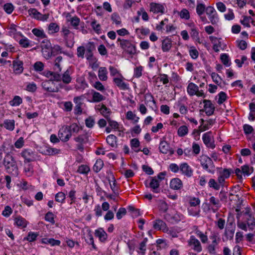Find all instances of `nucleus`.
I'll return each instance as SVG.
<instances>
[{
	"mask_svg": "<svg viewBox=\"0 0 255 255\" xmlns=\"http://www.w3.org/2000/svg\"><path fill=\"white\" fill-rule=\"evenodd\" d=\"M3 164L8 173L14 176L18 174V169L16 161L9 152L5 154L3 160Z\"/></svg>",
	"mask_w": 255,
	"mask_h": 255,
	"instance_id": "1",
	"label": "nucleus"
},
{
	"mask_svg": "<svg viewBox=\"0 0 255 255\" xmlns=\"http://www.w3.org/2000/svg\"><path fill=\"white\" fill-rule=\"evenodd\" d=\"M203 168L207 172L213 174L215 171V166L212 159L206 155H202L199 159Z\"/></svg>",
	"mask_w": 255,
	"mask_h": 255,
	"instance_id": "2",
	"label": "nucleus"
},
{
	"mask_svg": "<svg viewBox=\"0 0 255 255\" xmlns=\"http://www.w3.org/2000/svg\"><path fill=\"white\" fill-rule=\"evenodd\" d=\"M117 41L120 42V46L124 51L131 55L136 53L135 46L131 43V41L118 38Z\"/></svg>",
	"mask_w": 255,
	"mask_h": 255,
	"instance_id": "3",
	"label": "nucleus"
},
{
	"mask_svg": "<svg viewBox=\"0 0 255 255\" xmlns=\"http://www.w3.org/2000/svg\"><path fill=\"white\" fill-rule=\"evenodd\" d=\"M206 13L211 24L213 25L217 24L219 21V18L215 8L212 6H207Z\"/></svg>",
	"mask_w": 255,
	"mask_h": 255,
	"instance_id": "4",
	"label": "nucleus"
},
{
	"mask_svg": "<svg viewBox=\"0 0 255 255\" xmlns=\"http://www.w3.org/2000/svg\"><path fill=\"white\" fill-rule=\"evenodd\" d=\"M158 149L160 153L164 154L169 153L171 155L174 153V149L170 147L169 143L165 140L164 137L160 139Z\"/></svg>",
	"mask_w": 255,
	"mask_h": 255,
	"instance_id": "5",
	"label": "nucleus"
},
{
	"mask_svg": "<svg viewBox=\"0 0 255 255\" xmlns=\"http://www.w3.org/2000/svg\"><path fill=\"white\" fill-rule=\"evenodd\" d=\"M20 154L24 159V163H29L34 161L36 159L35 152L31 149H24L22 151Z\"/></svg>",
	"mask_w": 255,
	"mask_h": 255,
	"instance_id": "6",
	"label": "nucleus"
},
{
	"mask_svg": "<svg viewBox=\"0 0 255 255\" xmlns=\"http://www.w3.org/2000/svg\"><path fill=\"white\" fill-rule=\"evenodd\" d=\"M58 135L62 141L66 142L69 140L72 136V134L68 128V126L62 127L58 131Z\"/></svg>",
	"mask_w": 255,
	"mask_h": 255,
	"instance_id": "7",
	"label": "nucleus"
},
{
	"mask_svg": "<svg viewBox=\"0 0 255 255\" xmlns=\"http://www.w3.org/2000/svg\"><path fill=\"white\" fill-rule=\"evenodd\" d=\"M209 39L213 44V49L216 52H218L219 51V48L224 50L226 47V45L224 44L222 42V39L221 38H218L214 36H209Z\"/></svg>",
	"mask_w": 255,
	"mask_h": 255,
	"instance_id": "8",
	"label": "nucleus"
},
{
	"mask_svg": "<svg viewBox=\"0 0 255 255\" xmlns=\"http://www.w3.org/2000/svg\"><path fill=\"white\" fill-rule=\"evenodd\" d=\"M159 183V181L156 179V177H151L149 185H147V181H145L144 183L146 187L150 188L153 193H158L160 191Z\"/></svg>",
	"mask_w": 255,
	"mask_h": 255,
	"instance_id": "9",
	"label": "nucleus"
},
{
	"mask_svg": "<svg viewBox=\"0 0 255 255\" xmlns=\"http://www.w3.org/2000/svg\"><path fill=\"white\" fill-rule=\"evenodd\" d=\"M150 11L154 13L164 14L165 12V4L156 2L149 4Z\"/></svg>",
	"mask_w": 255,
	"mask_h": 255,
	"instance_id": "10",
	"label": "nucleus"
},
{
	"mask_svg": "<svg viewBox=\"0 0 255 255\" xmlns=\"http://www.w3.org/2000/svg\"><path fill=\"white\" fill-rule=\"evenodd\" d=\"M202 139L207 147L213 149L215 147L214 139L212 136L211 131L207 132L203 134Z\"/></svg>",
	"mask_w": 255,
	"mask_h": 255,
	"instance_id": "11",
	"label": "nucleus"
},
{
	"mask_svg": "<svg viewBox=\"0 0 255 255\" xmlns=\"http://www.w3.org/2000/svg\"><path fill=\"white\" fill-rule=\"evenodd\" d=\"M180 172L181 174L187 177H191L193 174V170L192 167L186 162L180 164Z\"/></svg>",
	"mask_w": 255,
	"mask_h": 255,
	"instance_id": "12",
	"label": "nucleus"
},
{
	"mask_svg": "<svg viewBox=\"0 0 255 255\" xmlns=\"http://www.w3.org/2000/svg\"><path fill=\"white\" fill-rule=\"evenodd\" d=\"M188 246L192 247V249L196 252L199 253L202 251V246L199 241L194 236H191L188 241Z\"/></svg>",
	"mask_w": 255,
	"mask_h": 255,
	"instance_id": "13",
	"label": "nucleus"
},
{
	"mask_svg": "<svg viewBox=\"0 0 255 255\" xmlns=\"http://www.w3.org/2000/svg\"><path fill=\"white\" fill-rule=\"evenodd\" d=\"M107 174L108 176H107V179L109 182L111 189L115 194L118 195V186L116 179L113 173L111 171H109L107 172Z\"/></svg>",
	"mask_w": 255,
	"mask_h": 255,
	"instance_id": "14",
	"label": "nucleus"
},
{
	"mask_svg": "<svg viewBox=\"0 0 255 255\" xmlns=\"http://www.w3.org/2000/svg\"><path fill=\"white\" fill-rule=\"evenodd\" d=\"M84 99V96L83 95L81 96L75 97L73 99V101L75 104L74 107V114L76 115H80L82 113V100Z\"/></svg>",
	"mask_w": 255,
	"mask_h": 255,
	"instance_id": "15",
	"label": "nucleus"
},
{
	"mask_svg": "<svg viewBox=\"0 0 255 255\" xmlns=\"http://www.w3.org/2000/svg\"><path fill=\"white\" fill-rule=\"evenodd\" d=\"M204 104V109L206 114L208 116L213 115L214 113L215 107L209 100H204L203 101Z\"/></svg>",
	"mask_w": 255,
	"mask_h": 255,
	"instance_id": "16",
	"label": "nucleus"
},
{
	"mask_svg": "<svg viewBox=\"0 0 255 255\" xmlns=\"http://www.w3.org/2000/svg\"><path fill=\"white\" fill-rule=\"evenodd\" d=\"M153 227L155 230H162L164 232L168 231V228L166 223L160 219H157L153 221Z\"/></svg>",
	"mask_w": 255,
	"mask_h": 255,
	"instance_id": "17",
	"label": "nucleus"
},
{
	"mask_svg": "<svg viewBox=\"0 0 255 255\" xmlns=\"http://www.w3.org/2000/svg\"><path fill=\"white\" fill-rule=\"evenodd\" d=\"M53 83L51 82V80H46L42 82L41 86L45 91L48 92L56 93L59 92V88L58 87L52 88L51 86Z\"/></svg>",
	"mask_w": 255,
	"mask_h": 255,
	"instance_id": "18",
	"label": "nucleus"
},
{
	"mask_svg": "<svg viewBox=\"0 0 255 255\" xmlns=\"http://www.w3.org/2000/svg\"><path fill=\"white\" fill-rule=\"evenodd\" d=\"M95 50V46L93 42H89L86 45V59L91 60L93 58V51Z\"/></svg>",
	"mask_w": 255,
	"mask_h": 255,
	"instance_id": "19",
	"label": "nucleus"
},
{
	"mask_svg": "<svg viewBox=\"0 0 255 255\" xmlns=\"http://www.w3.org/2000/svg\"><path fill=\"white\" fill-rule=\"evenodd\" d=\"M14 222V224L19 228H25L28 224V222L20 216L15 217Z\"/></svg>",
	"mask_w": 255,
	"mask_h": 255,
	"instance_id": "20",
	"label": "nucleus"
},
{
	"mask_svg": "<svg viewBox=\"0 0 255 255\" xmlns=\"http://www.w3.org/2000/svg\"><path fill=\"white\" fill-rule=\"evenodd\" d=\"M170 187L174 190H178L183 187L182 181L178 178H174L170 182Z\"/></svg>",
	"mask_w": 255,
	"mask_h": 255,
	"instance_id": "21",
	"label": "nucleus"
},
{
	"mask_svg": "<svg viewBox=\"0 0 255 255\" xmlns=\"http://www.w3.org/2000/svg\"><path fill=\"white\" fill-rule=\"evenodd\" d=\"M23 62L19 60L13 61L12 65L14 72L16 74H21L23 71Z\"/></svg>",
	"mask_w": 255,
	"mask_h": 255,
	"instance_id": "22",
	"label": "nucleus"
},
{
	"mask_svg": "<svg viewBox=\"0 0 255 255\" xmlns=\"http://www.w3.org/2000/svg\"><path fill=\"white\" fill-rule=\"evenodd\" d=\"M209 205H212V210L214 213L218 211L221 205L220 200L214 196H211L209 199Z\"/></svg>",
	"mask_w": 255,
	"mask_h": 255,
	"instance_id": "23",
	"label": "nucleus"
},
{
	"mask_svg": "<svg viewBox=\"0 0 255 255\" xmlns=\"http://www.w3.org/2000/svg\"><path fill=\"white\" fill-rule=\"evenodd\" d=\"M70 68H68L62 74H61V81L63 83L68 84L71 82L72 77Z\"/></svg>",
	"mask_w": 255,
	"mask_h": 255,
	"instance_id": "24",
	"label": "nucleus"
},
{
	"mask_svg": "<svg viewBox=\"0 0 255 255\" xmlns=\"http://www.w3.org/2000/svg\"><path fill=\"white\" fill-rule=\"evenodd\" d=\"M95 236L99 238L100 241L102 242H105L107 239V234L102 228H100L95 230Z\"/></svg>",
	"mask_w": 255,
	"mask_h": 255,
	"instance_id": "25",
	"label": "nucleus"
},
{
	"mask_svg": "<svg viewBox=\"0 0 255 255\" xmlns=\"http://www.w3.org/2000/svg\"><path fill=\"white\" fill-rule=\"evenodd\" d=\"M113 81L121 90H126L128 89V84L124 82L121 78H114Z\"/></svg>",
	"mask_w": 255,
	"mask_h": 255,
	"instance_id": "26",
	"label": "nucleus"
},
{
	"mask_svg": "<svg viewBox=\"0 0 255 255\" xmlns=\"http://www.w3.org/2000/svg\"><path fill=\"white\" fill-rule=\"evenodd\" d=\"M62 60L63 58L61 56H58L55 59L53 64V69L54 71H61V62H62Z\"/></svg>",
	"mask_w": 255,
	"mask_h": 255,
	"instance_id": "27",
	"label": "nucleus"
},
{
	"mask_svg": "<svg viewBox=\"0 0 255 255\" xmlns=\"http://www.w3.org/2000/svg\"><path fill=\"white\" fill-rule=\"evenodd\" d=\"M41 243L44 244H49L51 246H59L60 245L61 242L60 240H55L53 238H43L41 240Z\"/></svg>",
	"mask_w": 255,
	"mask_h": 255,
	"instance_id": "28",
	"label": "nucleus"
},
{
	"mask_svg": "<svg viewBox=\"0 0 255 255\" xmlns=\"http://www.w3.org/2000/svg\"><path fill=\"white\" fill-rule=\"evenodd\" d=\"M198 87L193 83H190L187 87V91L190 96H193L198 91Z\"/></svg>",
	"mask_w": 255,
	"mask_h": 255,
	"instance_id": "29",
	"label": "nucleus"
},
{
	"mask_svg": "<svg viewBox=\"0 0 255 255\" xmlns=\"http://www.w3.org/2000/svg\"><path fill=\"white\" fill-rule=\"evenodd\" d=\"M195 228V233L196 235L200 239L202 243H206L208 241V237L206 235L204 234L201 231H200L198 227L196 226H194Z\"/></svg>",
	"mask_w": 255,
	"mask_h": 255,
	"instance_id": "30",
	"label": "nucleus"
},
{
	"mask_svg": "<svg viewBox=\"0 0 255 255\" xmlns=\"http://www.w3.org/2000/svg\"><path fill=\"white\" fill-rule=\"evenodd\" d=\"M172 46V41L169 38L164 39L162 42L161 48L163 52H168Z\"/></svg>",
	"mask_w": 255,
	"mask_h": 255,
	"instance_id": "31",
	"label": "nucleus"
},
{
	"mask_svg": "<svg viewBox=\"0 0 255 255\" xmlns=\"http://www.w3.org/2000/svg\"><path fill=\"white\" fill-rule=\"evenodd\" d=\"M207 7L204 3L197 2L196 8V11L198 16L204 14V12H206Z\"/></svg>",
	"mask_w": 255,
	"mask_h": 255,
	"instance_id": "32",
	"label": "nucleus"
},
{
	"mask_svg": "<svg viewBox=\"0 0 255 255\" xmlns=\"http://www.w3.org/2000/svg\"><path fill=\"white\" fill-rule=\"evenodd\" d=\"M3 125L6 129L12 131L14 129L15 121L13 120L6 119L3 121Z\"/></svg>",
	"mask_w": 255,
	"mask_h": 255,
	"instance_id": "33",
	"label": "nucleus"
},
{
	"mask_svg": "<svg viewBox=\"0 0 255 255\" xmlns=\"http://www.w3.org/2000/svg\"><path fill=\"white\" fill-rule=\"evenodd\" d=\"M191 37L196 42L199 43H201L200 40V37L199 35V30L198 28L193 27L191 29V32L190 33Z\"/></svg>",
	"mask_w": 255,
	"mask_h": 255,
	"instance_id": "34",
	"label": "nucleus"
},
{
	"mask_svg": "<svg viewBox=\"0 0 255 255\" xmlns=\"http://www.w3.org/2000/svg\"><path fill=\"white\" fill-rule=\"evenodd\" d=\"M218 169L220 170L219 174L225 179L228 178L231 174L234 173L233 170L231 168H224L223 170L222 168H218Z\"/></svg>",
	"mask_w": 255,
	"mask_h": 255,
	"instance_id": "35",
	"label": "nucleus"
},
{
	"mask_svg": "<svg viewBox=\"0 0 255 255\" xmlns=\"http://www.w3.org/2000/svg\"><path fill=\"white\" fill-rule=\"evenodd\" d=\"M177 107L179 108V112L182 115H186L188 112L187 107L185 106L184 104H182L181 102L178 101L175 103L174 108Z\"/></svg>",
	"mask_w": 255,
	"mask_h": 255,
	"instance_id": "36",
	"label": "nucleus"
},
{
	"mask_svg": "<svg viewBox=\"0 0 255 255\" xmlns=\"http://www.w3.org/2000/svg\"><path fill=\"white\" fill-rule=\"evenodd\" d=\"M38 236L39 233L37 232H29L28 233L27 236L23 238V241L32 242L36 240Z\"/></svg>",
	"mask_w": 255,
	"mask_h": 255,
	"instance_id": "37",
	"label": "nucleus"
},
{
	"mask_svg": "<svg viewBox=\"0 0 255 255\" xmlns=\"http://www.w3.org/2000/svg\"><path fill=\"white\" fill-rule=\"evenodd\" d=\"M184 219V216L178 213H176L173 216H170V218L169 219V221L172 224L177 223L179 221L182 220Z\"/></svg>",
	"mask_w": 255,
	"mask_h": 255,
	"instance_id": "38",
	"label": "nucleus"
},
{
	"mask_svg": "<svg viewBox=\"0 0 255 255\" xmlns=\"http://www.w3.org/2000/svg\"><path fill=\"white\" fill-rule=\"evenodd\" d=\"M107 70L106 67H100L98 71V77L101 81H106L107 80Z\"/></svg>",
	"mask_w": 255,
	"mask_h": 255,
	"instance_id": "39",
	"label": "nucleus"
},
{
	"mask_svg": "<svg viewBox=\"0 0 255 255\" xmlns=\"http://www.w3.org/2000/svg\"><path fill=\"white\" fill-rule=\"evenodd\" d=\"M22 103V98L19 96H15L12 100L9 101L8 104L12 107H16L19 106Z\"/></svg>",
	"mask_w": 255,
	"mask_h": 255,
	"instance_id": "40",
	"label": "nucleus"
},
{
	"mask_svg": "<svg viewBox=\"0 0 255 255\" xmlns=\"http://www.w3.org/2000/svg\"><path fill=\"white\" fill-rule=\"evenodd\" d=\"M241 168L244 176H249L254 172L253 167H250L248 164L242 166Z\"/></svg>",
	"mask_w": 255,
	"mask_h": 255,
	"instance_id": "41",
	"label": "nucleus"
},
{
	"mask_svg": "<svg viewBox=\"0 0 255 255\" xmlns=\"http://www.w3.org/2000/svg\"><path fill=\"white\" fill-rule=\"evenodd\" d=\"M101 114L107 120L110 118L111 110L108 108L105 105L102 104L100 109H99Z\"/></svg>",
	"mask_w": 255,
	"mask_h": 255,
	"instance_id": "42",
	"label": "nucleus"
},
{
	"mask_svg": "<svg viewBox=\"0 0 255 255\" xmlns=\"http://www.w3.org/2000/svg\"><path fill=\"white\" fill-rule=\"evenodd\" d=\"M91 26L93 29L97 34H100L102 32L101 25L97 23V21L94 19L91 22Z\"/></svg>",
	"mask_w": 255,
	"mask_h": 255,
	"instance_id": "43",
	"label": "nucleus"
},
{
	"mask_svg": "<svg viewBox=\"0 0 255 255\" xmlns=\"http://www.w3.org/2000/svg\"><path fill=\"white\" fill-rule=\"evenodd\" d=\"M60 72L57 71H49L50 76H52V78L50 80H51V82L53 81L57 82H60L61 81V74H60Z\"/></svg>",
	"mask_w": 255,
	"mask_h": 255,
	"instance_id": "44",
	"label": "nucleus"
},
{
	"mask_svg": "<svg viewBox=\"0 0 255 255\" xmlns=\"http://www.w3.org/2000/svg\"><path fill=\"white\" fill-rule=\"evenodd\" d=\"M105 98L100 93L93 91L92 93V99L94 102H100L104 100Z\"/></svg>",
	"mask_w": 255,
	"mask_h": 255,
	"instance_id": "45",
	"label": "nucleus"
},
{
	"mask_svg": "<svg viewBox=\"0 0 255 255\" xmlns=\"http://www.w3.org/2000/svg\"><path fill=\"white\" fill-rule=\"evenodd\" d=\"M117 137L114 134L109 135L106 138V141L108 144L110 146L114 147L117 143Z\"/></svg>",
	"mask_w": 255,
	"mask_h": 255,
	"instance_id": "46",
	"label": "nucleus"
},
{
	"mask_svg": "<svg viewBox=\"0 0 255 255\" xmlns=\"http://www.w3.org/2000/svg\"><path fill=\"white\" fill-rule=\"evenodd\" d=\"M52 56H55L59 53H63L67 55L66 52L62 50V48L58 45H54L51 47Z\"/></svg>",
	"mask_w": 255,
	"mask_h": 255,
	"instance_id": "47",
	"label": "nucleus"
},
{
	"mask_svg": "<svg viewBox=\"0 0 255 255\" xmlns=\"http://www.w3.org/2000/svg\"><path fill=\"white\" fill-rule=\"evenodd\" d=\"M103 165L104 162L103 160L101 159H99L96 160V163L93 166V170L95 172L98 173L102 169Z\"/></svg>",
	"mask_w": 255,
	"mask_h": 255,
	"instance_id": "48",
	"label": "nucleus"
},
{
	"mask_svg": "<svg viewBox=\"0 0 255 255\" xmlns=\"http://www.w3.org/2000/svg\"><path fill=\"white\" fill-rule=\"evenodd\" d=\"M85 241L88 245H91L94 249H96V247L94 242L93 237L90 232L87 234L85 238Z\"/></svg>",
	"mask_w": 255,
	"mask_h": 255,
	"instance_id": "49",
	"label": "nucleus"
},
{
	"mask_svg": "<svg viewBox=\"0 0 255 255\" xmlns=\"http://www.w3.org/2000/svg\"><path fill=\"white\" fill-rule=\"evenodd\" d=\"M189 53L193 59H196L199 56V52L194 46L189 47Z\"/></svg>",
	"mask_w": 255,
	"mask_h": 255,
	"instance_id": "50",
	"label": "nucleus"
},
{
	"mask_svg": "<svg viewBox=\"0 0 255 255\" xmlns=\"http://www.w3.org/2000/svg\"><path fill=\"white\" fill-rule=\"evenodd\" d=\"M66 195L63 192H59L55 196V201L60 203H63L65 202Z\"/></svg>",
	"mask_w": 255,
	"mask_h": 255,
	"instance_id": "51",
	"label": "nucleus"
},
{
	"mask_svg": "<svg viewBox=\"0 0 255 255\" xmlns=\"http://www.w3.org/2000/svg\"><path fill=\"white\" fill-rule=\"evenodd\" d=\"M209 187L214 189L215 190H219L221 187L220 184L218 183L214 179L211 178L208 182Z\"/></svg>",
	"mask_w": 255,
	"mask_h": 255,
	"instance_id": "52",
	"label": "nucleus"
},
{
	"mask_svg": "<svg viewBox=\"0 0 255 255\" xmlns=\"http://www.w3.org/2000/svg\"><path fill=\"white\" fill-rule=\"evenodd\" d=\"M140 145V142L137 138H133L130 140V146L132 149H134V151L138 152L140 150V149H136V148L138 147Z\"/></svg>",
	"mask_w": 255,
	"mask_h": 255,
	"instance_id": "53",
	"label": "nucleus"
},
{
	"mask_svg": "<svg viewBox=\"0 0 255 255\" xmlns=\"http://www.w3.org/2000/svg\"><path fill=\"white\" fill-rule=\"evenodd\" d=\"M48 30L50 33H55L59 31L60 27L59 25L54 22L50 23L48 26Z\"/></svg>",
	"mask_w": 255,
	"mask_h": 255,
	"instance_id": "54",
	"label": "nucleus"
},
{
	"mask_svg": "<svg viewBox=\"0 0 255 255\" xmlns=\"http://www.w3.org/2000/svg\"><path fill=\"white\" fill-rule=\"evenodd\" d=\"M188 132V129L186 126H182L179 128L177 131L178 135L180 137H183L186 135Z\"/></svg>",
	"mask_w": 255,
	"mask_h": 255,
	"instance_id": "55",
	"label": "nucleus"
},
{
	"mask_svg": "<svg viewBox=\"0 0 255 255\" xmlns=\"http://www.w3.org/2000/svg\"><path fill=\"white\" fill-rule=\"evenodd\" d=\"M90 171V168L88 165L82 164L79 166L77 172L82 174H87Z\"/></svg>",
	"mask_w": 255,
	"mask_h": 255,
	"instance_id": "56",
	"label": "nucleus"
},
{
	"mask_svg": "<svg viewBox=\"0 0 255 255\" xmlns=\"http://www.w3.org/2000/svg\"><path fill=\"white\" fill-rule=\"evenodd\" d=\"M220 59L223 63V64L226 66H229L231 65V62H230V59L229 56L226 53H223L220 56Z\"/></svg>",
	"mask_w": 255,
	"mask_h": 255,
	"instance_id": "57",
	"label": "nucleus"
},
{
	"mask_svg": "<svg viewBox=\"0 0 255 255\" xmlns=\"http://www.w3.org/2000/svg\"><path fill=\"white\" fill-rule=\"evenodd\" d=\"M44 219L46 221L52 224H55L54 215L51 212H48L45 214Z\"/></svg>",
	"mask_w": 255,
	"mask_h": 255,
	"instance_id": "58",
	"label": "nucleus"
},
{
	"mask_svg": "<svg viewBox=\"0 0 255 255\" xmlns=\"http://www.w3.org/2000/svg\"><path fill=\"white\" fill-rule=\"evenodd\" d=\"M32 32L35 36L41 38H43L46 37V35L43 30L35 28L32 30Z\"/></svg>",
	"mask_w": 255,
	"mask_h": 255,
	"instance_id": "59",
	"label": "nucleus"
},
{
	"mask_svg": "<svg viewBox=\"0 0 255 255\" xmlns=\"http://www.w3.org/2000/svg\"><path fill=\"white\" fill-rule=\"evenodd\" d=\"M69 21L74 28L78 29L80 21V19L78 16H75L72 17Z\"/></svg>",
	"mask_w": 255,
	"mask_h": 255,
	"instance_id": "60",
	"label": "nucleus"
},
{
	"mask_svg": "<svg viewBox=\"0 0 255 255\" xmlns=\"http://www.w3.org/2000/svg\"><path fill=\"white\" fill-rule=\"evenodd\" d=\"M126 118L128 120H133L134 123L138 122L139 118L136 117V115L133 113L129 111L127 113Z\"/></svg>",
	"mask_w": 255,
	"mask_h": 255,
	"instance_id": "61",
	"label": "nucleus"
},
{
	"mask_svg": "<svg viewBox=\"0 0 255 255\" xmlns=\"http://www.w3.org/2000/svg\"><path fill=\"white\" fill-rule=\"evenodd\" d=\"M48 156H54L61 153V150L58 148L51 147L48 145Z\"/></svg>",
	"mask_w": 255,
	"mask_h": 255,
	"instance_id": "62",
	"label": "nucleus"
},
{
	"mask_svg": "<svg viewBox=\"0 0 255 255\" xmlns=\"http://www.w3.org/2000/svg\"><path fill=\"white\" fill-rule=\"evenodd\" d=\"M95 121L94 118L90 116L85 120L86 126L88 128H92L95 125Z\"/></svg>",
	"mask_w": 255,
	"mask_h": 255,
	"instance_id": "63",
	"label": "nucleus"
},
{
	"mask_svg": "<svg viewBox=\"0 0 255 255\" xmlns=\"http://www.w3.org/2000/svg\"><path fill=\"white\" fill-rule=\"evenodd\" d=\"M179 16L182 19L188 20L190 18V13L189 11L186 9H182L179 12Z\"/></svg>",
	"mask_w": 255,
	"mask_h": 255,
	"instance_id": "64",
	"label": "nucleus"
}]
</instances>
